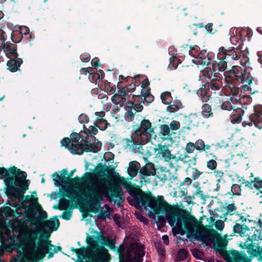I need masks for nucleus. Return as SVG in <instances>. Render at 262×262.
Masks as SVG:
<instances>
[{
  "label": "nucleus",
  "mask_w": 262,
  "mask_h": 262,
  "mask_svg": "<svg viewBox=\"0 0 262 262\" xmlns=\"http://www.w3.org/2000/svg\"><path fill=\"white\" fill-rule=\"evenodd\" d=\"M132 199L127 198V201L136 208L142 210L150 217H154L156 214H159L162 210H165L166 219L173 229L176 233L183 235L186 230L189 233L192 234L194 237V233L204 227H200L198 221L194 217L190 216L183 219V216L171 209L170 205L164 200L163 196H159L157 199L147 195L143 192L135 193L129 192Z\"/></svg>",
  "instance_id": "1"
},
{
  "label": "nucleus",
  "mask_w": 262,
  "mask_h": 262,
  "mask_svg": "<svg viewBox=\"0 0 262 262\" xmlns=\"http://www.w3.org/2000/svg\"><path fill=\"white\" fill-rule=\"evenodd\" d=\"M17 234L10 238L11 246L21 248L24 257L30 262H37L52 250L53 246L48 237L40 235L36 227L20 223L16 229Z\"/></svg>",
  "instance_id": "2"
},
{
  "label": "nucleus",
  "mask_w": 262,
  "mask_h": 262,
  "mask_svg": "<svg viewBox=\"0 0 262 262\" xmlns=\"http://www.w3.org/2000/svg\"><path fill=\"white\" fill-rule=\"evenodd\" d=\"M96 180V176L94 180L92 181L91 186L89 187L91 202L95 204L103 200L105 197L109 202L117 201V199H121L123 195L122 189L121 185L125 188L128 187L129 184L126 179L119 174L114 176L112 181H108L105 178Z\"/></svg>",
  "instance_id": "3"
},
{
  "label": "nucleus",
  "mask_w": 262,
  "mask_h": 262,
  "mask_svg": "<svg viewBox=\"0 0 262 262\" xmlns=\"http://www.w3.org/2000/svg\"><path fill=\"white\" fill-rule=\"evenodd\" d=\"M62 146L67 148L72 154L81 155L84 151L97 152L102 146V143L95 138L81 137L77 133H73L71 138H64L61 141Z\"/></svg>",
  "instance_id": "4"
},
{
  "label": "nucleus",
  "mask_w": 262,
  "mask_h": 262,
  "mask_svg": "<svg viewBox=\"0 0 262 262\" xmlns=\"http://www.w3.org/2000/svg\"><path fill=\"white\" fill-rule=\"evenodd\" d=\"M96 174L91 172H86L82 178L76 177L70 179V183L73 184L74 187L82 193H86L90 196L89 202L94 210H99V217L105 220L106 218L110 219L111 208L107 205H104L102 207L97 208L99 207V204L101 201L97 204H95L91 202V196L89 191V187L91 186L92 181L95 178ZM102 200H101L102 201Z\"/></svg>",
  "instance_id": "5"
},
{
  "label": "nucleus",
  "mask_w": 262,
  "mask_h": 262,
  "mask_svg": "<svg viewBox=\"0 0 262 262\" xmlns=\"http://www.w3.org/2000/svg\"><path fill=\"white\" fill-rule=\"evenodd\" d=\"M156 136L151 123L148 120L142 121L140 127L132 135V140H129L128 145L137 148L136 145L145 144L151 137Z\"/></svg>",
  "instance_id": "6"
},
{
  "label": "nucleus",
  "mask_w": 262,
  "mask_h": 262,
  "mask_svg": "<svg viewBox=\"0 0 262 262\" xmlns=\"http://www.w3.org/2000/svg\"><path fill=\"white\" fill-rule=\"evenodd\" d=\"M194 238L205 243L207 246H211L216 241L217 246L223 248L226 246L227 242L214 230H209L206 227L199 230L194 233Z\"/></svg>",
  "instance_id": "7"
},
{
  "label": "nucleus",
  "mask_w": 262,
  "mask_h": 262,
  "mask_svg": "<svg viewBox=\"0 0 262 262\" xmlns=\"http://www.w3.org/2000/svg\"><path fill=\"white\" fill-rule=\"evenodd\" d=\"M227 68V61H213L208 64V66L201 71V78L205 82L210 81L221 77L219 72L224 71Z\"/></svg>",
  "instance_id": "8"
},
{
  "label": "nucleus",
  "mask_w": 262,
  "mask_h": 262,
  "mask_svg": "<svg viewBox=\"0 0 262 262\" xmlns=\"http://www.w3.org/2000/svg\"><path fill=\"white\" fill-rule=\"evenodd\" d=\"M9 171L10 174L15 176L8 177L5 179V182L10 189L15 190L16 188L15 186L21 187L22 185H25L28 187L26 180L27 177L26 172L21 171L14 166L10 168Z\"/></svg>",
  "instance_id": "9"
},
{
  "label": "nucleus",
  "mask_w": 262,
  "mask_h": 262,
  "mask_svg": "<svg viewBox=\"0 0 262 262\" xmlns=\"http://www.w3.org/2000/svg\"><path fill=\"white\" fill-rule=\"evenodd\" d=\"M230 76L240 81L243 85L242 89L245 91H251L253 78L249 73L246 72L241 68L234 67L230 72Z\"/></svg>",
  "instance_id": "10"
},
{
  "label": "nucleus",
  "mask_w": 262,
  "mask_h": 262,
  "mask_svg": "<svg viewBox=\"0 0 262 262\" xmlns=\"http://www.w3.org/2000/svg\"><path fill=\"white\" fill-rule=\"evenodd\" d=\"M243 248L247 249V252L251 255L258 256L262 260V238L256 236L252 237L243 243Z\"/></svg>",
  "instance_id": "11"
},
{
  "label": "nucleus",
  "mask_w": 262,
  "mask_h": 262,
  "mask_svg": "<svg viewBox=\"0 0 262 262\" xmlns=\"http://www.w3.org/2000/svg\"><path fill=\"white\" fill-rule=\"evenodd\" d=\"M144 247L140 244H132L127 251V256L130 262H142Z\"/></svg>",
  "instance_id": "12"
},
{
  "label": "nucleus",
  "mask_w": 262,
  "mask_h": 262,
  "mask_svg": "<svg viewBox=\"0 0 262 262\" xmlns=\"http://www.w3.org/2000/svg\"><path fill=\"white\" fill-rule=\"evenodd\" d=\"M233 98H227L223 101L221 106V108L225 110L230 111L233 110L231 115V120L235 123L239 122L242 120V115L243 111L239 108H235V106L231 104V101H232Z\"/></svg>",
  "instance_id": "13"
},
{
  "label": "nucleus",
  "mask_w": 262,
  "mask_h": 262,
  "mask_svg": "<svg viewBox=\"0 0 262 262\" xmlns=\"http://www.w3.org/2000/svg\"><path fill=\"white\" fill-rule=\"evenodd\" d=\"M92 260L94 262H108V251L103 247H93Z\"/></svg>",
  "instance_id": "14"
},
{
  "label": "nucleus",
  "mask_w": 262,
  "mask_h": 262,
  "mask_svg": "<svg viewBox=\"0 0 262 262\" xmlns=\"http://www.w3.org/2000/svg\"><path fill=\"white\" fill-rule=\"evenodd\" d=\"M253 124L259 129L262 128V113L258 110H255L254 113L249 116V121H245L242 123L243 126H251Z\"/></svg>",
  "instance_id": "15"
},
{
  "label": "nucleus",
  "mask_w": 262,
  "mask_h": 262,
  "mask_svg": "<svg viewBox=\"0 0 262 262\" xmlns=\"http://www.w3.org/2000/svg\"><path fill=\"white\" fill-rule=\"evenodd\" d=\"M237 51V49L234 48L227 50L224 47H220L219 49L217 58L220 61H225L224 59L231 56L232 59L236 60L239 58V56L236 53Z\"/></svg>",
  "instance_id": "16"
},
{
  "label": "nucleus",
  "mask_w": 262,
  "mask_h": 262,
  "mask_svg": "<svg viewBox=\"0 0 262 262\" xmlns=\"http://www.w3.org/2000/svg\"><path fill=\"white\" fill-rule=\"evenodd\" d=\"M155 151L157 156L162 158L166 161H169L175 158V156L171 153V151L167 145L159 144Z\"/></svg>",
  "instance_id": "17"
},
{
  "label": "nucleus",
  "mask_w": 262,
  "mask_h": 262,
  "mask_svg": "<svg viewBox=\"0 0 262 262\" xmlns=\"http://www.w3.org/2000/svg\"><path fill=\"white\" fill-rule=\"evenodd\" d=\"M221 255L228 262H249L245 257L238 252L228 253L226 251H221Z\"/></svg>",
  "instance_id": "18"
},
{
  "label": "nucleus",
  "mask_w": 262,
  "mask_h": 262,
  "mask_svg": "<svg viewBox=\"0 0 262 262\" xmlns=\"http://www.w3.org/2000/svg\"><path fill=\"white\" fill-rule=\"evenodd\" d=\"M3 50L8 58H17V54L15 45L5 43L3 46Z\"/></svg>",
  "instance_id": "19"
},
{
  "label": "nucleus",
  "mask_w": 262,
  "mask_h": 262,
  "mask_svg": "<svg viewBox=\"0 0 262 262\" xmlns=\"http://www.w3.org/2000/svg\"><path fill=\"white\" fill-rule=\"evenodd\" d=\"M192 62L198 65H205L209 64V59L207 58V54L206 51H201L199 56H196Z\"/></svg>",
  "instance_id": "20"
},
{
  "label": "nucleus",
  "mask_w": 262,
  "mask_h": 262,
  "mask_svg": "<svg viewBox=\"0 0 262 262\" xmlns=\"http://www.w3.org/2000/svg\"><path fill=\"white\" fill-rule=\"evenodd\" d=\"M58 221L57 220H49L45 221L43 223V229L46 231L52 232L54 230H56L58 227Z\"/></svg>",
  "instance_id": "21"
},
{
  "label": "nucleus",
  "mask_w": 262,
  "mask_h": 262,
  "mask_svg": "<svg viewBox=\"0 0 262 262\" xmlns=\"http://www.w3.org/2000/svg\"><path fill=\"white\" fill-rule=\"evenodd\" d=\"M21 63L22 60L20 59L17 58L16 59V58H12L7 61L8 69L11 72H15L18 69Z\"/></svg>",
  "instance_id": "22"
},
{
  "label": "nucleus",
  "mask_w": 262,
  "mask_h": 262,
  "mask_svg": "<svg viewBox=\"0 0 262 262\" xmlns=\"http://www.w3.org/2000/svg\"><path fill=\"white\" fill-rule=\"evenodd\" d=\"M140 172L145 176H154L156 173V169L152 163H148L141 168Z\"/></svg>",
  "instance_id": "23"
},
{
  "label": "nucleus",
  "mask_w": 262,
  "mask_h": 262,
  "mask_svg": "<svg viewBox=\"0 0 262 262\" xmlns=\"http://www.w3.org/2000/svg\"><path fill=\"white\" fill-rule=\"evenodd\" d=\"M140 165L139 162L136 161L130 162L127 169L128 174L132 177H135L137 176Z\"/></svg>",
  "instance_id": "24"
},
{
  "label": "nucleus",
  "mask_w": 262,
  "mask_h": 262,
  "mask_svg": "<svg viewBox=\"0 0 262 262\" xmlns=\"http://www.w3.org/2000/svg\"><path fill=\"white\" fill-rule=\"evenodd\" d=\"M233 231L235 233H237L241 236H245L248 235V232L249 231V229L246 226L236 224L233 227Z\"/></svg>",
  "instance_id": "25"
},
{
  "label": "nucleus",
  "mask_w": 262,
  "mask_h": 262,
  "mask_svg": "<svg viewBox=\"0 0 262 262\" xmlns=\"http://www.w3.org/2000/svg\"><path fill=\"white\" fill-rule=\"evenodd\" d=\"M206 82L208 83V89L214 91L219 90L223 85L221 77Z\"/></svg>",
  "instance_id": "26"
},
{
  "label": "nucleus",
  "mask_w": 262,
  "mask_h": 262,
  "mask_svg": "<svg viewBox=\"0 0 262 262\" xmlns=\"http://www.w3.org/2000/svg\"><path fill=\"white\" fill-rule=\"evenodd\" d=\"M230 93L233 97H235L234 99L236 101H239L241 98L245 97L243 94L242 90L234 86L231 88Z\"/></svg>",
  "instance_id": "27"
},
{
  "label": "nucleus",
  "mask_w": 262,
  "mask_h": 262,
  "mask_svg": "<svg viewBox=\"0 0 262 262\" xmlns=\"http://www.w3.org/2000/svg\"><path fill=\"white\" fill-rule=\"evenodd\" d=\"M202 115L206 118L213 116V112L210 105L207 103L204 104L202 106Z\"/></svg>",
  "instance_id": "28"
},
{
  "label": "nucleus",
  "mask_w": 262,
  "mask_h": 262,
  "mask_svg": "<svg viewBox=\"0 0 262 262\" xmlns=\"http://www.w3.org/2000/svg\"><path fill=\"white\" fill-rule=\"evenodd\" d=\"M183 108V105L181 101H177L170 104L167 107V111L170 113H174Z\"/></svg>",
  "instance_id": "29"
},
{
  "label": "nucleus",
  "mask_w": 262,
  "mask_h": 262,
  "mask_svg": "<svg viewBox=\"0 0 262 262\" xmlns=\"http://www.w3.org/2000/svg\"><path fill=\"white\" fill-rule=\"evenodd\" d=\"M199 95L203 102L208 101L211 97L209 90H207L205 88H201L200 89Z\"/></svg>",
  "instance_id": "30"
},
{
  "label": "nucleus",
  "mask_w": 262,
  "mask_h": 262,
  "mask_svg": "<svg viewBox=\"0 0 262 262\" xmlns=\"http://www.w3.org/2000/svg\"><path fill=\"white\" fill-rule=\"evenodd\" d=\"M141 95L133 96L134 102L140 101V100H143V98L146 96L150 95L149 91L150 88L149 86L142 87Z\"/></svg>",
  "instance_id": "31"
},
{
  "label": "nucleus",
  "mask_w": 262,
  "mask_h": 262,
  "mask_svg": "<svg viewBox=\"0 0 262 262\" xmlns=\"http://www.w3.org/2000/svg\"><path fill=\"white\" fill-rule=\"evenodd\" d=\"M96 125H91L89 127H86L84 125H83V132L87 135L94 136L98 133V129Z\"/></svg>",
  "instance_id": "32"
},
{
  "label": "nucleus",
  "mask_w": 262,
  "mask_h": 262,
  "mask_svg": "<svg viewBox=\"0 0 262 262\" xmlns=\"http://www.w3.org/2000/svg\"><path fill=\"white\" fill-rule=\"evenodd\" d=\"M62 189L70 194V197H76L78 196V192L73 187L70 185H62Z\"/></svg>",
  "instance_id": "33"
},
{
  "label": "nucleus",
  "mask_w": 262,
  "mask_h": 262,
  "mask_svg": "<svg viewBox=\"0 0 262 262\" xmlns=\"http://www.w3.org/2000/svg\"><path fill=\"white\" fill-rule=\"evenodd\" d=\"M161 98L162 102L165 104H169L172 100L171 93L169 92L163 93L161 95Z\"/></svg>",
  "instance_id": "34"
},
{
  "label": "nucleus",
  "mask_w": 262,
  "mask_h": 262,
  "mask_svg": "<svg viewBox=\"0 0 262 262\" xmlns=\"http://www.w3.org/2000/svg\"><path fill=\"white\" fill-rule=\"evenodd\" d=\"M95 115L97 116V118L94 123V125L97 124H101L102 122L104 123V121L106 120L103 118L105 116V113L103 111L96 112Z\"/></svg>",
  "instance_id": "35"
},
{
  "label": "nucleus",
  "mask_w": 262,
  "mask_h": 262,
  "mask_svg": "<svg viewBox=\"0 0 262 262\" xmlns=\"http://www.w3.org/2000/svg\"><path fill=\"white\" fill-rule=\"evenodd\" d=\"M188 255V251L185 249H180L178 253L177 256V260H184L186 259Z\"/></svg>",
  "instance_id": "36"
},
{
  "label": "nucleus",
  "mask_w": 262,
  "mask_h": 262,
  "mask_svg": "<svg viewBox=\"0 0 262 262\" xmlns=\"http://www.w3.org/2000/svg\"><path fill=\"white\" fill-rule=\"evenodd\" d=\"M70 201L66 199H61L59 204V208L61 210H66L70 206Z\"/></svg>",
  "instance_id": "37"
},
{
  "label": "nucleus",
  "mask_w": 262,
  "mask_h": 262,
  "mask_svg": "<svg viewBox=\"0 0 262 262\" xmlns=\"http://www.w3.org/2000/svg\"><path fill=\"white\" fill-rule=\"evenodd\" d=\"M201 52V51H200V48L197 46L191 47L189 51V54L191 55L192 57H193L194 59L196 58V56H199V53H200Z\"/></svg>",
  "instance_id": "38"
},
{
  "label": "nucleus",
  "mask_w": 262,
  "mask_h": 262,
  "mask_svg": "<svg viewBox=\"0 0 262 262\" xmlns=\"http://www.w3.org/2000/svg\"><path fill=\"white\" fill-rule=\"evenodd\" d=\"M224 209L226 210V213L229 214L230 215L234 214V212L236 210V207L235 206L234 203L229 204L226 206Z\"/></svg>",
  "instance_id": "39"
},
{
  "label": "nucleus",
  "mask_w": 262,
  "mask_h": 262,
  "mask_svg": "<svg viewBox=\"0 0 262 262\" xmlns=\"http://www.w3.org/2000/svg\"><path fill=\"white\" fill-rule=\"evenodd\" d=\"M195 148L194 143L192 142H188L187 143L185 151L186 154H192L194 152Z\"/></svg>",
  "instance_id": "40"
},
{
  "label": "nucleus",
  "mask_w": 262,
  "mask_h": 262,
  "mask_svg": "<svg viewBox=\"0 0 262 262\" xmlns=\"http://www.w3.org/2000/svg\"><path fill=\"white\" fill-rule=\"evenodd\" d=\"M217 164L215 160L211 159L207 162L206 166L211 170H215L216 168Z\"/></svg>",
  "instance_id": "41"
},
{
  "label": "nucleus",
  "mask_w": 262,
  "mask_h": 262,
  "mask_svg": "<svg viewBox=\"0 0 262 262\" xmlns=\"http://www.w3.org/2000/svg\"><path fill=\"white\" fill-rule=\"evenodd\" d=\"M192 255L197 259H202L204 258V254L202 252L197 249L191 250Z\"/></svg>",
  "instance_id": "42"
},
{
  "label": "nucleus",
  "mask_w": 262,
  "mask_h": 262,
  "mask_svg": "<svg viewBox=\"0 0 262 262\" xmlns=\"http://www.w3.org/2000/svg\"><path fill=\"white\" fill-rule=\"evenodd\" d=\"M161 133L163 136H168L170 135V128L169 125L167 124L162 125L160 126Z\"/></svg>",
  "instance_id": "43"
},
{
  "label": "nucleus",
  "mask_w": 262,
  "mask_h": 262,
  "mask_svg": "<svg viewBox=\"0 0 262 262\" xmlns=\"http://www.w3.org/2000/svg\"><path fill=\"white\" fill-rule=\"evenodd\" d=\"M195 148L200 151H203L205 150V144L204 142L202 140H198L196 141L194 144Z\"/></svg>",
  "instance_id": "44"
},
{
  "label": "nucleus",
  "mask_w": 262,
  "mask_h": 262,
  "mask_svg": "<svg viewBox=\"0 0 262 262\" xmlns=\"http://www.w3.org/2000/svg\"><path fill=\"white\" fill-rule=\"evenodd\" d=\"M231 192L234 195H239L241 194V188L239 185L233 184L231 187Z\"/></svg>",
  "instance_id": "45"
},
{
  "label": "nucleus",
  "mask_w": 262,
  "mask_h": 262,
  "mask_svg": "<svg viewBox=\"0 0 262 262\" xmlns=\"http://www.w3.org/2000/svg\"><path fill=\"white\" fill-rule=\"evenodd\" d=\"M254 186L259 189L260 191V197H262V181L258 179H255L254 181Z\"/></svg>",
  "instance_id": "46"
},
{
  "label": "nucleus",
  "mask_w": 262,
  "mask_h": 262,
  "mask_svg": "<svg viewBox=\"0 0 262 262\" xmlns=\"http://www.w3.org/2000/svg\"><path fill=\"white\" fill-rule=\"evenodd\" d=\"M126 89H125L124 88L119 89L118 90L117 93L119 95L120 97H122V99L123 100H126L127 99V97L128 96L127 95V92L126 91Z\"/></svg>",
  "instance_id": "47"
},
{
  "label": "nucleus",
  "mask_w": 262,
  "mask_h": 262,
  "mask_svg": "<svg viewBox=\"0 0 262 262\" xmlns=\"http://www.w3.org/2000/svg\"><path fill=\"white\" fill-rule=\"evenodd\" d=\"M202 174L197 168H193L191 171V177L193 180L198 179Z\"/></svg>",
  "instance_id": "48"
},
{
  "label": "nucleus",
  "mask_w": 262,
  "mask_h": 262,
  "mask_svg": "<svg viewBox=\"0 0 262 262\" xmlns=\"http://www.w3.org/2000/svg\"><path fill=\"white\" fill-rule=\"evenodd\" d=\"M170 128H171L173 130H176L180 128V123L176 120H173L169 124Z\"/></svg>",
  "instance_id": "49"
},
{
  "label": "nucleus",
  "mask_w": 262,
  "mask_h": 262,
  "mask_svg": "<svg viewBox=\"0 0 262 262\" xmlns=\"http://www.w3.org/2000/svg\"><path fill=\"white\" fill-rule=\"evenodd\" d=\"M215 227L218 230L222 231L225 227L224 222L222 220H217L215 222Z\"/></svg>",
  "instance_id": "50"
},
{
  "label": "nucleus",
  "mask_w": 262,
  "mask_h": 262,
  "mask_svg": "<svg viewBox=\"0 0 262 262\" xmlns=\"http://www.w3.org/2000/svg\"><path fill=\"white\" fill-rule=\"evenodd\" d=\"M112 100L114 103L117 104L122 102L123 99H122V97H120L119 95L117 93L112 96Z\"/></svg>",
  "instance_id": "51"
},
{
  "label": "nucleus",
  "mask_w": 262,
  "mask_h": 262,
  "mask_svg": "<svg viewBox=\"0 0 262 262\" xmlns=\"http://www.w3.org/2000/svg\"><path fill=\"white\" fill-rule=\"evenodd\" d=\"M78 120L81 123H85L89 122V119L87 115L82 114L79 116Z\"/></svg>",
  "instance_id": "52"
},
{
  "label": "nucleus",
  "mask_w": 262,
  "mask_h": 262,
  "mask_svg": "<svg viewBox=\"0 0 262 262\" xmlns=\"http://www.w3.org/2000/svg\"><path fill=\"white\" fill-rule=\"evenodd\" d=\"M143 100H140V101H138L139 102H143L144 103L145 102H146L147 103H149L151 102L154 100V97L151 96V95H148L147 96H146L143 98Z\"/></svg>",
  "instance_id": "53"
},
{
  "label": "nucleus",
  "mask_w": 262,
  "mask_h": 262,
  "mask_svg": "<svg viewBox=\"0 0 262 262\" xmlns=\"http://www.w3.org/2000/svg\"><path fill=\"white\" fill-rule=\"evenodd\" d=\"M113 218L114 222L116 223V224H117L118 226L120 227L121 222L122 221V218L120 217V216L117 214H115L114 215Z\"/></svg>",
  "instance_id": "54"
},
{
  "label": "nucleus",
  "mask_w": 262,
  "mask_h": 262,
  "mask_svg": "<svg viewBox=\"0 0 262 262\" xmlns=\"http://www.w3.org/2000/svg\"><path fill=\"white\" fill-rule=\"evenodd\" d=\"M125 89H126V91L127 93H132L134 92L136 89V85L134 83H132L127 85L124 88Z\"/></svg>",
  "instance_id": "55"
},
{
  "label": "nucleus",
  "mask_w": 262,
  "mask_h": 262,
  "mask_svg": "<svg viewBox=\"0 0 262 262\" xmlns=\"http://www.w3.org/2000/svg\"><path fill=\"white\" fill-rule=\"evenodd\" d=\"M108 123L106 120L104 121V122L101 123V124H97L95 125L98 127L100 129L104 130L106 129L107 127Z\"/></svg>",
  "instance_id": "56"
},
{
  "label": "nucleus",
  "mask_w": 262,
  "mask_h": 262,
  "mask_svg": "<svg viewBox=\"0 0 262 262\" xmlns=\"http://www.w3.org/2000/svg\"><path fill=\"white\" fill-rule=\"evenodd\" d=\"M214 171V174L215 178H218L219 180L221 179L224 176V172L222 171L219 170H215Z\"/></svg>",
  "instance_id": "57"
},
{
  "label": "nucleus",
  "mask_w": 262,
  "mask_h": 262,
  "mask_svg": "<svg viewBox=\"0 0 262 262\" xmlns=\"http://www.w3.org/2000/svg\"><path fill=\"white\" fill-rule=\"evenodd\" d=\"M53 180L55 181V184L57 185L59 181H60L61 183H63V181L61 180V178L60 176L58 173H54L53 176Z\"/></svg>",
  "instance_id": "58"
},
{
  "label": "nucleus",
  "mask_w": 262,
  "mask_h": 262,
  "mask_svg": "<svg viewBox=\"0 0 262 262\" xmlns=\"http://www.w3.org/2000/svg\"><path fill=\"white\" fill-rule=\"evenodd\" d=\"M81 59L83 62H88L90 59V56L86 53L83 54L81 55Z\"/></svg>",
  "instance_id": "59"
},
{
  "label": "nucleus",
  "mask_w": 262,
  "mask_h": 262,
  "mask_svg": "<svg viewBox=\"0 0 262 262\" xmlns=\"http://www.w3.org/2000/svg\"><path fill=\"white\" fill-rule=\"evenodd\" d=\"M9 172V170H7L4 168H0V177H5L8 175Z\"/></svg>",
  "instance_id": "60"
},
{
  "label": "nucleus",
  "mask_w": 262,
  "mask_h": 262,
  "mask_svg": "<svg viewBox=\"0 0 262 262\" xmlns=\"http://www.w3.org/2000/svg\"><path fill=\"white\" fill-rule=\"evenodd\" d=\"M143 109V106L141 104H134V107L133 110L135 111V113L137 112H141Z\"/></svg>",
  "instance_id": "61"
},
{
  "label": "nucleus",
  "mask_w": 262,
  "mask_h": 262,
  "mask_svg": "<svg viewBox=\"0 0 262 262\" xmlns=\"http://www.w3.org/2000/svg\"><path fill=\"white\" fill-rule=\"evenodd\" d=\"M134 115L135 113L132 110L127 111L125 114L126 118L130 120H132L133 118L134 117Z\"/></svg>",
  "instance_id": "62"
},
{
  "label": "nucleus",
  "mask_w": 262,
  "mask_h": 262,
  "mask_svg": "<svg viewBox=\"0 0 262 262\" xmlns=\"http://www.w3.org/2000/svg\"><path fill=\"white\" fill-rule=\"evenodd\" d=\"M21 34L27 35L29 33V29L28 27L23 26L20 28Z\"/></svg>",
  "instance_id": "63"
},
{
  "label": "nucleus",
  "mask_w": 262,
  "mask_h": 262,
  "mask_svg": "<svg viewBox=\"0 0 262 262\" xmlns=\"http://www.w3.org/2000/svg\"><path fill=\"white\" fill-rule=\"evenodd\" d=\"M39 215L40 217L43 219H46L47 217V212L42 210H40L39 212Z\"/></svg>",
  "instance_id": "64"
}]
</instances>
